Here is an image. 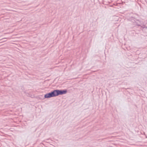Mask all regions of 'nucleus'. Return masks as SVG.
Segmentation results:
<instances>
[{"label": "nucleus", "instance_id": "f257e3e1", "mask_svg": "<svg viewBox=\"0 0 147 147\" xmlns=\"http://www.w3.org/2000/svg\"><path fill=\"white\" fill-rule=\"evenodd\" d=\"M67 92L66 90H55L51 91L50 92L47 93L45 95L44 98H48L54 97L59 95L65 94Z\"/></svg>", "mask_w": 147, "mask_h": 147}]
</instances>
